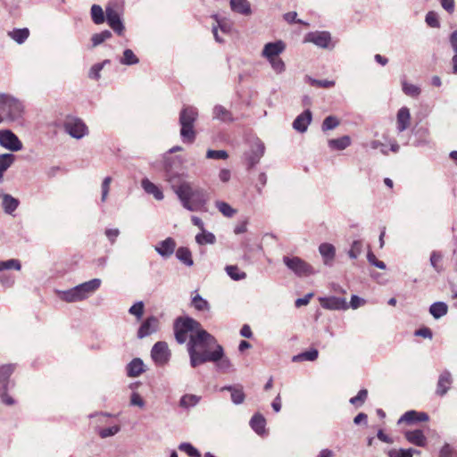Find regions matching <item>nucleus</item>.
<instances>
[{"label":"nucleus","mask_w":457,"mask_h":457,"mask_svg":"<svg viewBox=\"0 0 457 457\" xmlns=\"http://www.w3.org/2000/svg\"><path fill=\"white\" fill-rule=\"evenodd\" d=\"M284 264L292 270L296 276L307 277L315 273L314 269L303 259L294 256H284Z\"/></svg>","instance_id":"6"},{"label":"nucleus","mask_w":457,"mask_h":457,"mask_svg":"<svg viewBox=\"0 0 457 457\" xmlns=\"http://www.w3.org/2000/svg\"><path fill=\"white\" fill-rule=\"evenodd\" d=\"M90 15L93 22L96 25H100L105 21L104 12L98 4H93L91 6Z\"/></svg>","instance_id":"38"},{"label":"nucleus","mask_w":457,"mask_h":457,"mask_svg":"<svg viewBox=\"0 0 457 457\" xmlns=\"http://www.w3.org/2000/svg\"><path fill=\"white\" fill-rule=\"evenodd\" d=\"M351 143L352 140L349 136H343L339 138L329 139L328 142V146L334 150H345L351 145Z\"/></svg>","instance_id":"31"},{"label":"nucleus","mask_w":457,"mask_h":457,"mask_svg":"<svg viewBox=\"0 0 457 457\" xmlns=\"http://www.w3.org/2000/svg\"><path fill=\"white\" fill-rule=\"evenodd\" d=\"M198 117V111L194 106H185L179 113L180 137L184 143L192 144L195 139L194 124Z\"/></svg>","instance_id":"4"},{"label":"nucleus","mask_w":457,"mask_h":457,"mask_svg":"<svg viewBox=\"0 0 457 457\" xmlns=\"http://www.w3.org/2000/svg\"><path fill=\"white\" fill-rule=\"evenodd\" d=\"M320 304L323 308L328 310H346L348 303L344 298L331 296L320 298Z\"/></svg>","instance_id":"17"},{"label":"nucleus","mask_w":457,"mask_h":457,"mask_svg":"<svg viewBox=\"0 0 457 457\" xmlns=\"http://www.w3.org/2000/svg\"><path fill=\"white\" fill-rule=\"evenodd\" d=\"M305 80L310 83V85L317 87L328 88L335 86V81L328 80V79H312L310 76L305 77Z\"/></svg>","instance_id":"46"},{"label":"nucleus","mask_w":457,"mask_h":457,"mask_svg":"<svg viewBox=\"0 0 457 457\" xmlns=\"http://www.w3.org/2000/svg\"><path fill=\"white\" fill-rule=\"evenodd\" d=\"M15 159L12 154H0V182L3 181L4 173L12 166Z\"/></svg>","instance_id":"30"},{"label":"nucleus","mask_w":457,"mask_h":457,"mask_svg":"<svg viewBox=\"0 0 457 457\" xmlns=\"http://www.w3.org/2000/svg\"><path fill=\"white\" fill-rule=\"evenodd\" d=\"M120 431V427L115 425L112 427L105 428L100 430L99 435L102 438H106L114 436Z\"/></svg>","instance_id":"60"},{"label":"nucleus","mask_w":457,"mask_h":457,"mask_svg":"<svg viewBox=\"0 0 457 457\" xmlns=\"http://www.w3.org/2000/svg\"><path fill=\"white\" fill-rule=\"evenodd\" d=\"M411 124V112L409 108H400L396 114V129L398 132L406 130Z\"/></svg>","instance_id":"19"},{"label":"nucleus","mask_w":457,"mask_h":457,"mask_svg":"<svg viewBox=\"0 0 457 457\" xmlns=\"http://www.w3.org/2000/svg\"><path fill=\"white\" fill-rule=\"evenodd\" d=\"M215 206L225 217L231 218L237 213V210L225 202L216 201Z\"/></svg>","instance_id":"43"},{"label":"nucleus","mask_w":457,"mask_h":457,"mask_svg":"<svg viewBox=\"0 0 457 457\" xmlns=\"http://www.w3.org/2000/svg\"><path fill=\"white\" fill-rule=\"evenodd\" d=\"M339 125V120L337 117L335 116H328L324 119L323 122H322V130L323 131H326V130H331V129H336L337 126Z\"/></svg>","instance_id":"52"},{"label":"nucleus","mask_w":457,"mask_h":457,"mask_svg":"<svg viewBox=\"0 0 457 457\" xmlns=\"http://www.w3.org/2000/svg\"><path fill=\"white\" fill-rule=\"evenodd\" d=\"M319 352L316 349H311L309 351L303 352L300 354L295 355L293 357V361H315L318 358Z\"/></svg>","instance_id":"45"},{"label":"nucleus","mask_w":457,"mask_h":457,"mask_svg":"<svg viewBox=\"0 0 457 457\" xmlns=\"http://www.w3.org/2000/svg\"><path fill=\"white\" fill-rule=\"evenodd\" d=\"M305 43H312L320 48H328L331 42V35L328 31H313L305 35Z\"/></svg>","instance_id":"11"},{"label":"nucleus","mask_w":457,"mask_h":457,"mask_svg":"<svg viewBox=\"0 0 457 457\" xmlns=\"http://www.w3.org/2000/svg\"><path fill=\"white\" fill-rule=\"evenodd\" d=\"M111 183H112V178L111 177L104 178L103 182H102V186H101V189H102L101 200H102V202H105L106 199H107V196H108V194H109V191H110V185H111Z\"/></svg>","instance_id":"58"},{"label":"nucleus","mask_w":457,"mask_h":457,"mask_svg":"<svg viewBox=\"0 0 457 457\" xmlns=\"http://www.w3.org/2000/svg\"><path fill=\"white\" fill-rule=\"evenodd\" d=\"M127 375L130 378H137L145 372V364L140 358L133 359L127 365Z\"/></svg>","instance_id":"23"},{"label":"nucleus","mask_w":457,"mask_h":457,"mask_svg":"<svg viewBox=\"0 0 457 457\" xmlns=\"http://www.w3.org/2000/svg\"><path fill=\"white\" fill-rule=\"evenodd\" d=\"M176 163L180 164L181 162L171 158L165 160V180L170 185L185 209L190 212H198L205 209L208 202L206 191L203 188H194L192 184L185 179L187 174L175 170Z\"/></svg>","instance_id":"2"},{"label":"nucleus","mask_w":457,"mask_h":457,"mask_svg":"<svg viewBox=\"0 0 457 457\" xmlns=\"http://www.w3.org/2000/svg\"><path fill=\"white\" fill-rule=\"evenodd\" d=\"M265 146L260 140L254 142L252 146L251 154L248 157L250 167H253L257 164L264 154Z\"/></svg>","instance_id":"21"},{"label":"nucleus","mask_w":457,"mask_h":457,"mask_svg":"<svg viewBox=\"0 0 457 457\" xmlns=\"http://www.w3.org/2000/svg\"><path fill=\"white\" fill-rule=\"evenodd\" d=\"M112 37V32L110 30H103L100 33H96L91 37L92 47H96L101 45L105 40Z\"/></svg>","instance_id":"44"},{"label":"nucleus","mask_w":457,"mask_h":457,"mask_svg":"<svg viewBox=\"0 0 457 457\" xmlns=\"http://www.w3.org/2000/svg\"><path fill=\"white\" fill-rule=\"evenodd\" d=\"M174 334L179 344H184L188 339L187 347L193 368L205 362H214L217 370L222 373L235 370L230 360L225 356L223 347L197 320L190 317L177 318Z\"/></svg>","instance_id":"1"},{"label":"nucleus","mask_w":457,"mask_h":457,"mask_svg":"<svg viewBox=\"0 0 457 457\" xmlns=\"http://www.w3.org/2000/svg\"><path fill=\"white\" fill-rule=\"evenodd\" d=\"M102 281L100 278H93L89 281L76 286L81 301L88 298L91 295H93L100 287Z\"/></svg>","instance_id":"13"},{"label":"nucleus","mask_w":457,"mask_h":457,"mask_svg":"<svg viewBox=\"0 0 457 457\" xmlns=\"http://www.w3.org/2000/svg\"><path fill=\"white\" fill-rule=\"evenodd\" d=\"M229 391L231 393V401L235 404H241L244 403L245 395L243 387L240 385L237 386H225L220 388V391Z\"/></svg>","instance_id":"22"},{"label":"nucleus","mask_w":457,"mask_h":457,"mask_svg":"<svg viewBox=\"0 0 457 457\" xmlns=\"http://www.w3.org/2000/svg\"><path fill=\"white\" fill-rule=\"evenodd\" d=\"M130 404L143 408L145 406V401L139 395V394L134 392L130 397Z\"/></svg>","instance_id":"64"},{"label":"nucleus","mask_w":457,"mask_h":457,"mask_svg":"<svg viewBox=\"0 0 457 457\" xmlns=\"http://www.w3.org/2000/svg\"><path fill=\"white\" fill-rule=\"evenodd\" d=\"M176 245V241L172 237H167L155 245L154 250L162 258L168 259L174 253Z\"/></svg>","instance_id":"16"},{"label":"nucleus","mask_w":457,"mask_h":457,"mask_svg":"<svg viewBox=\"0 0 457 457\" xmlns=\"http://www.w3.org/2000/svg\"><path fill=\"white\" fill-rule=\"evenodd\" d=\"M284 20L288 23H299V24H303L305 26L309 25L307 22H304L303 21L297 19L296 12H289L285 13Z\"/></svg>","instance_id":"59"},{"label":"nucleus","mask_w":457,"mask_h":457,"mask_svg":"<svg viewBox=\"0 0 457 457\" xmlns=\"http://www.w3.org/2000/svg\"><path fill=\"white\" fill-rule=\"evenodd\" d=\"M225 270L230 278L236 281L242 280L246 277L245 272L241 271L236 265H228Z\"/></svg>","instance_id":"40"},{"label":"nucleus","mask_w":457,"mask_h":457,"mask_svg":"<svg viewBox=\"0 0 457 457\" xmlns=\"http://www.w3.org/2000/svg\"><path fill=\"white\" fill-rule=\"evenodd\" d=\"M448 312V306L444 302H436L429 307V312L435 319H440Z\"/></svg>","instance_id":"33"},{"label":"nucleus","mask_w":457,"mask_h":457,"mask_svg":"<svg viewBox=\"0 0 457 457\" xmlns=\"http://www.w3.org/2000/svg\"><path fill=\"white\" fill-rule=\"evenodd\" d=\"M171 352L164 341L156 342L151 349V358L155 365L163 367L170 360Z\"/></svg>","instance_id":"8"},{"label":"nucleus","mask_w":457,"mask_h":457,"mask_svg":"<svg viewBox=\"0 0 457 457\" xmlns=\"http://www.w3.org/2000/svg\"><path fill=\"white\" fill-rule=\"evenodd\" d=\"M0 113L5 121L21 123L25 114V105L17 97L1 93Z\"/></svg>","instance_id":"3"},{"label":"nucleus","mask_w":457,"mask_h":457,"mask_svg":"<svg viewBox=\"0 0 457 457\" xmlns=\"http://www.w3.org/2000/svg\"><path fill=\"white\" fill-rule=\"evenodd\" d=\"M363 244L361 240H354L348 251V256L351 259H357L362 252Z\"/></svg>","instance_id":"50"},{"label":"nucleus","mask_w":457,"mask_h":457,"mask_svg":"<svg viewBox=\"0 0 457 457\" xmlns=\"http://www.w3.org/2000/svg\"><path fill=\"white\" fill-rule=\"evenodd\" d=\"M179 449L185 452L190 457H201L200 452L190 443H181L179 445Z\"/></svg>","instance_id":"51"},{"label":"nucleus","mask_w":457,"mask_h":457,"mask_svg":"<svg viewBox=\"0 0 457 457\" xmlns=\"http://www.w3.org/2000/svg\"><path fill=\"white\" fill-rule=\"evenodd\" d=\"M120 62L123 65H134L139 62V59L131 49H126L123 56L120 59Z\"/></svg>","instance_id":"42"},{"label":"nucleus","mask_w":457,"mask_h":457,"mask_svg":"<svg viewBox=\"0 0 457 457\" xmlns=\"http://www.w3.org/2000/svg\"><path fill=\"white\" fill-rule=\"evenodd\" d=\"M286 50V44L282 40L270 42L264 45L262 51V56L267 61L279 57V55Z\"/></svg>","instance_id":"12"},{"label":"nucleus","mask_w":457,"mask_h":457,"mask_svg":"<svg viewBox=\"0 0 457 457\" xmlns=\"http://www.w3.org/2000/svg\"><path fill=\"white\" fill-rule=\"evenodd\" d=\"M192 305L197 311H209L210 310L209 303L199 295H196L195 296L193 297Z\"/></svg>","instance_id":"48"},{"label":"nucleus","mask_w":457,"mask_h":457,"mask_svg":"<svg viewBox=\"0 0 457 457\" xmlns=\"http://www.w3.org/2000/svg\"><path fill=\"white\" fill-rule=\"evenodd\" d=\"M265 424L266 420L264 417L259 413L254 414L251 420H250V426L251 428L258 434L262 435L265 431Z\"/></svg>","instance_id":"34"},{"label":"nucleus","mask_w":457,"mask_h":457,"mask_svg":"<svg viewBox=\"0 0 457 457\" xmlns=\"http://www.w3.org/2000/svg\"><path fill=\"white\" fill-rule=\"evenodd\" d=\"M453 382L452 373L447 370H444L438 377L436 394L441 397L445 395L451 388Z\"/></svg>","instance_id":"14"},{"label":"nucleus","mask_w":457,"mask_h":457,"mask_svg":"<svg viewBox=\"0 0 457 457\" xmlns=\"http://www.w3.org/2000/svg\"><path fill=\"white\" fill-rule=\"evenodd\" d=\"M319 252L323 258L325 265H330L336 256V248L328 243H322L319 246Z\"/></svg>","instance_id":"24"},{"label":"nucleus","mask_w":457,"mask_h":457,"mask_svg":"<svg viewBox=\"0 0 457 457\" xmlns=\"http://www.w3.org/2000/svg\"><path fill=\"white\" fill-rule=\"evenodd\" d=\"M177 259L185 265L191 267L194 264L192 253L187 247L180 246L176 251Z\"/></svg>","instance_id":"29"},{"label":"nucleus","mask_w":457,"mask_h":457,"mask_svg":"<svg viewBox=\"0 0 457 457\" xmlns=\"http://www.w3.org/2000/svg\"><path fill=\"white\" fill-rule=\"evenodd\" d=\"M2 205L6 213L12 214L17 209L19 201L12 195L4 194L3 195Z\"/></svg>","instance_id":"36"},{"label":"nucleus","mask_w":457,"mask_h":457,"mask_svg":"<svg viewBox=\"0 0 457 457\" xmlns=\"http://www.w3.org/2000/svg\"><path fill=\"white\" fill-rule=\"evenodd\" d=\"M368 397V391L366 389H361L357 395L350 399V403L353 405L361 406L364 403Z\"/></svg>","instance_id":"54"},{"label":"nucleus","mask_w":457,"mask_h":457,"mask_svg":"<svg viewBox=\"0 0 457 457\" xmlns=\"http://www.w3.org/2000/svg\"><path fill=\"white\" fill-rule=\"evenodd\" d=\"M158 328L159 320L154 316L148 317L145 321H143V323L139 327L137 331V337H146L155 333L158 330Z\"/></svg>","instance_id":"15"},{"label":"nucleus","mask_w":457,"mask_h":457,"mask_svg":"<svg viewBox=\"0 0 457 457\" xmlns=\"http://www.w3.org/2000/svg\"><path fill=\"white\" fill-rule=\"evenodd\" d=\"M110 63V60H104L103 62L94 64L89 70L88 76L90 79L98 80L101 77L100 72L104 67Z\"/></svg>","instance_id":"47"},{"label":"nucleus","mask_w":457,"mask_h":457,"mask_svg":"<svg viewBox=\"0 0 457 457\" xmlns=\"http://www.w3.org/2000/svg\"><path fill=\"white\" fill-rule=\"evenodd\" d=\"M63 128L66 133L76 139H80L88 133L86 124L81 119L77 117H67Z\"/></svg>","instance_id":"7"},{"label":"nucleus","mask_w":457,"mask_h":457,"mask_svg":"<svg viewBox=\"0 0 457 457\" xmlns=\"http://www.w3.org/2000/svg\"><path fill=\"white\" fill-rule=\"evenodd\" d=\"M268 62L276 74H281L286 71V63L280 57L268 60Z\"/></svg>","instance_id":"49"},{"label":"nucleus","mask_w":457,"mask_h":457,"mask_svg":"<svg viewBox=\"0 0 457 457\" xmlns=\"http://www.w3.org/2000/svg\"><path fill=\"white\" fill-rule=\"evenodd\" d=\"M439 457H457V449L453 450L446 444L442 447Z\"/></svg>","instance_id":"61"},{"label":"nucleus","mask_w":457,"mask_h":457,"mask_svg":"<svg viewBox=\"0 0 457 457\" xmlns=\"http://www.w3.org/2000/svg\"><path fill=\"white\" fill-rule=\"evenodd\" d=\"M208 159H222L225 160L228 157V153L225 150H212L209 149L206 153Z\"/></svg>","instance_id":"57"},{"label":"nucleus","mask_w":457,"mask_h":457,"mask_svg":"<svg viewBox=\"0 0 457 457\" xmlns=\"http://www.w3.org/2000/svg\"><path fill=\"white\" fill-rule=\"evenodd\" d=\"M232 11L243 14L250 15L252 13L251 4L248 0H230Z\"/></svg>","instance_id":"27"},{"label":"nucleus","mask_w":457,"mask_h":457,"mask_svg":"<svg viewBox=\"0 0 457 457\" xmlns=\"http://www.w3.org/2000/svg\"><path fill=\"white\" fill-rule=\"evenodd\" d=\"M8 36L18 44H23L29 36V30L27 28L14 29L8 32Z\"/></svg>","instance_id":"35"},{"label":"nucleus","mask_w":457,"mask_h":457,"mask_svg":"<svg viewBox=\"0 0 457 457\" xmlns=\"http://www.w3.org/2000/svg\"><path fill=\"white\" fill-rule=\"evenodd\" d=\"M428 415L426 412L408 411L399 419L398 423L406 422L411 424L419 421H428Z\"/></svg>","instance_id":"20"},{"label":"nucleus","mask_w":457,"mask_h":457,"mask_svg":"<svg viewBox=\"0 0 457 457\" xmlns=\"http://www.w3.org/2000/svg\"><path fill=\"white\" fill-rule=\"evenodd\" d=\"M312 120V112L310 110H305L295 119L293 121V128L296 131L303 133L307 130Z\"/></svg>","instance_id":"18"},{"label":"nucleus","mask_w":457,"mask_h":457,"mask_svg":"<svg viewBox=\"0 0 457 457\" xmlns=\"http://www.w3.org/2000/svg\"><path fill=\"white\" fill-rule=\"evenodd\" d=\"M195 242L200 245H213L216 242V237L212 232L204 229L195 236Z\"/></svg>","instance_id":"37"},{"label":"nucleus","mask_w":457,"mask_h":457,"mask_svg":"<svg viewBox=\"0 0 457 457\" xmlns=\"http://www.w3.org/2000/svg\"><path fill=\"white\" fill-rule=\"evenodd\" d=\"M4 270H10L14 269L16 270H20L21 266L18 260L16 259H10L7 261L3 262Z\"/></svg>","instance_id":"62"},{"label":"nucleus","mask_w":457,"mask_h":457,"mask_svg":"<svg viewBox=\"0 0 457 457\" xmlns=\"http://www.w3.org/2000/svg\"><path fill=\"white\" fill-rule=\"evenodd\" d=\"M213 118L220 120L221 121H231L232 115L229 111H228L222 105H215L213 108Z\"/></svg>","instance_id":"39"},{"label":"nucleus","mask_w":457,"mask_h":457,"mask_svg":"<svg viewBox=\"0 0 457 457\" xmlns=\"http://www.w3.org/2000/svg\"><path fill=\"white\" fill-rule=\"evenodd\" d=\"M426 22L431 28H438L440 25L436 15L431 12L426 15Z\"/></svg>","instance_id":"63"},{"label":"nucleus","mask_w":457,"mask_h":457,"mask_svg":"<svg viewBox=\"0 0 457 457\" xmlns=\"http://www.w3.org/2000/svg\"><path fill=\"white\" fill-rule=\"evenodd\" d=\"M141 186L145 193L152 195L156 200L161 201L164 198L163 193L161 188L151 182L148 179H144L141 181Z\"/></svg>","instance_id":"25"},{"label":"nucleus","mask_w":457,"mask_h":457,"mask_svg":"<svg viewBox=\"0 0 457 457\" xmlns=\"http://www.w3.org/2000/svg\"><path fill=\"white\" fill-rule=\"evenodd\" d=\"M105 14L108 25L115 33L121 36L124 32L125 27L120 19V12L112 4H109L105 8Z\"/></svg>","instance_id":"9"},{"label":"nucleus","mask_w":457,"mask_h":457,"mask_svg":"<svg viewBox=\"0 0 457 457\" xmlns=\"http://www.w3.org/2000/svg\"><path fill=\"white\" fill-rule=\"evenodd\" d=\"M129 312L136 316L137 320H140L144 314V303L141 301L137 302L129 308Z\"/></svg>","instance_id":"55"},{"label":"nucleus","mask_w":457,"mask_h":457,"mask_svg":"<svg viewBox=\"0 0 457 457\" xmlns=\"http://www.w3.org/2000/svg\"><path fill=\"white\" fill-rule=\"evenodd\" d=\"M0 145L12 152L22 149V143L10 129L0 130Z\"/></svg>","instance_id":"10"},{"label":"nucleus","mask_w":457,"mask_h":457,"mask_svg":"<svg viewBox=\"0 0 457 457\" xmlns=\"http://www.w3.org/2000/svg\"><path fill=\"white\" fill-rule=\"evenodd\" d=\"M414 453H420L418 450L409 449H391L388 451V457H413Z\"/></svg>","instance_id":"41"},{"label":"nucleus","mask_w":457,"mask_h":457,"mask_svg":"<svg viewBox=\"0 0 457 457\" xmlns=\"http://www.w3.org/2000/svg\"><path fill=\"white\" fill-rule=\"evenodd\" d=\"M56 293L61 300L65 301L67 303H75L81 301L76 287L68 290H58Z\"/></svg>","instance_id":"28"},{"label":"nucleus","mask_w":457,"mask_h":457,"mask_svg":"<svg viewBox=\"0 0 457 457\" xmlns=\"http://www.w3.org/2000/svg\"><path fill=\"white\" fill-rule=\"evenodd\" d=\"M442 261V254L434 251L430 255V264L437 272L442 271V266L439 265V262Z\"/></svg>","instance_id":"56"},{"label":"nucleus","mask_w":457,"mask_h":457,"mask_svg":"<svg viewBox=\"0 0 457 457\" xmlns=\"http://www.w3.org/2000/svg\"><path fill=\"white\" fill-rule=\"evenodd\" d=\"M201 400V396L192 394H186L179 400V406L183 409H189L196 406Z\"/></svg>","instance_id":"32"},{"label":"nucleus","mask_w":457,"mask_h":457,"mask_svg":"<svg viewBox=\"0 0 457 457\" xmlns=\"http://www.w3.org/2000/svg\"><path fill=\"white\" fill-rule=\"evenodd\" d=\"M14 370V366L6 364L0 367V398L6 405H13L15 401L8 395L7 391L11 386L10 377Z\"/></svg>","instance_id":"5"},{"label":"nucleus","mask_w":457,"mask_h":457,"mask_svg":"<svg viewBox=\"0 0 457 457\" xmlns=\"http://www.w3.org/2000/svg\"><path fill=\"white\" fill-rule=\"evenodd\" d=\"M403 91L405 95L411 97H416L420 94V89L419 87L407 82L403 83Z\"/></svg>","instance_id":"53"},{"label":"nucleus","mask_w":457,"mask_h":457,"mask_svg":"<svg viewBox=\"0 0 457 457\" xmlns=\"http://www.w3.org/2000/svg\"><path fill=\"white\" fill-rule=\"evenodd\" d=\"M404 435L408 442L417 446H424L427 443L426 436L420 429L406 431Z\"/></svg>","instance_id":"26"}]
</instances>
